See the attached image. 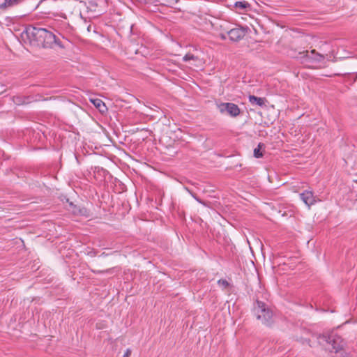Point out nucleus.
<instances>
[{"label":"nucleus","mask_w":357,"mask_h":357,"mask_svg":"<svg viewBox=\"0 0 357 357\" xmlns=\"http://www.w3.org/2000/svg\"><path fill=\"white\" fill-rule=\"evenodd\" d=\"M300 197L308 206L312 205L315 202V197L311 191L305 190L300 194Z\"/></svg>","instance_id":"nucleus-9"},{"label":"nucleus","mask_w":357,"mask_h":357,"mask_svg":"<svg viewBox=\"0 0 357 357\" xmlns=\"http://www.w3.org/2000/svg\"><path fill=\"white\" fill-rule=\"evenodd\" d=\"M318 343L325 351L331 353L335 349V335L333 331L324 333L317 337Z\"/></svg>","instance_id":"nucleus-4"},{"label":"nucleus","mask_w":357,"mask_h":357,"mask_svg":"<svg viewBox=\"0 0 357 357\" xmlns=\"http://www.w3.org/2000/svg\"><path fill=\"white\" fill-rule=\"evenodd\" d=\"M91 102L102 114L107 111V108L102 100L98 98L91 99Z\"/></svg>","instance_id":"nucleus-10"},{"label":"nucleus","mask_w":357,"mask_h":357,"mask_svg":"<svg viewBox=\"0 0 357 357\" xmlns=\"http://www.w3.org/2000/svg\"><path fill=\"white\" fill-rule=\"evenodd\" d=\"M357 75L352 73H336V83L344 82L347 88L356 81Z\"/></svg>","instance_id":"nucleus-7"},{"label":"nucleus","mask_w":357,"mask_h":357,"mask_svg":"<svg viewBox=\"0 0 357 357\" xmlns=\"http://www.w3.org/2000/svg\"><path fill=\"white\" fill-rule=\"evenodd\" d=\"M253 313L257 319L263 324L271 326L273 322V312L264 302L257 301L254 307Z\"/></svg>","instance_id":"nucleus-2"},{"label":"nucleus","mask_w":357,"mask_h":357,"mask_svg":"<svg viewBox=\"0 0 357 357\" xmlns=\"http://www.w3.org/2000/svg\"><path fill=\"white\" fill-rule=\"evenodd\" d=\"M234 6L236 8L245 9L250 6V4L246 1H236Z\"/></svg>","instance_id":"nucleus-15"},{"label":"nucleus","mask_w":357,"mask_h":357,"mask_svg":"<svg viewBox=\"0 0 357 357\" xmlns=\"http://www.w3.org/2000/svg\"><path fill=\"white\" fill-rule=\"evenodd\" d=\"M197 59H198L197 56H195L194 54L188 53L183 56V61L187 62V61H189L191 60L197 61Z\"/></svg>","instance_id":"nucleus-16"},{"label":"nucleus","mask_w":357,"mask_h":357,"mask_svg":"<svg viewBox=\"0 0 357 357\" xmlns=\"http://www.w3.org/2000/svg\"><path fill=\"white\" fill-rule=\"evenodd\" d=\"M266 101V100L264 98H259V97L255 96L253 95L249 96V102L252 105H257L260 107H262V106L265 105Z\"/></svg>","instance_id":"nucleus-12"},{"label":"nucleus","mask_w":357,"mask_h":357,"mask_svg":"<svg viewBox=\"0 0 357 357\" xmlns=\"http://www.w3.org/2000/svg\"><path fill=\"white\" fill-rule=\"evenodd\" d=\"M130 355H131V350L130 349H128L123 357H130Z\"/></svg>","instance_id":"nucleus-19"},{"label":"nucleus","mask_w":357,"mask_h":357,"mask_svg":"<svg viewBox=\"0 0 357 357\" xmlns=\"http://www.w3.org/2000/svg\"><path fill=\"white\" fill-rule=\"evenodd\" d=\"M33 98L29 96H15L13 101L17 105H26L33 101Z\"/></svg>","instance_id":"nucleus-11"},{"label":"nucleus","mask_w":357,"mask_h":357,"mask_svg":"<svg viewBox=\"0 0 357 357\" xmlns=\"http://www.w3.org/2000/svg\"><path fill=\"white\" fill-rule=\"evenodd\" d=\"M217 107L221 114H227L231 117H236L241 113L238 106L232 102L217 103Z\"/></svg>","instance_id":"nucleus-5"},{"label":"nucleus","mask_w":357,"mask_h":357,"mask_svg":"<svg viewBox=\"0 0 357 357\" xmlns=\"http://www.w3.org/2000/svg\"><path fill=\"white\" fill-rule=\"evenodd\" d=\"M339 52H340V50L338 49L337 51L336 52V54H339Z\"/></svg>","instance_id":"nucleus-22"},{"label":"nucleus","mask_w":357,"mask_h":357,"mask_svg":"<svg viewBox=\"0 0 357 357\" xmlns=\"http://www.w3.org/2000/svg\"><path fill=\"white\" fill-rule=\"evenodd\" d=\"M191 195L198 202L202 204V202L201 201V199H199L198 197H197L194 194L191 193Z\"/></svg>","instance_id":"nucleus-20"},{"label":"nucleus","mask_w":357,"mask_h":357,"mask_svg":"<svg viewBox=\"0 0 357 357\" xmlns=\"http://www.w3.org/2000/svg\"><path fill=\"white\" fill-rule=\"evenodd\" d=\"M218 284L223 286L225 288L229 286V282L226 280H219Z\"/></svg>","instance_id":"nucleus-18"},{"label":"nucleus","mask_w":357,"mask_h":357,"mask_svg":"<svg viewBox=\"0 0 357 357\" xmlns=\"http://www.w3.org/2000/svg\"><path fill=\"white\" fill-rule=\"evenodd\" d=\"M264 149H265V145L263 143H259L258 144L257 147H256L254 149V156L256 158H262L264 155L263 151H264Z\"/></svg>","instance_id":"nucleus-14"},{"label":"nucleus","mask_w":357,"mask_h":357,"mask_svg":"<svg viewBox=\"0 0 357 357\" xmlns=\"http://www.w3.org/2000/svg\"><path fill=\"white\" fill-rule=\"evenodd\" d=\"M114 268H108V269H106V270H103V271H100V270H91V271L94 273H98V274H100V273H114Z\"/></svg>","instance_id":"nucleus-17"},{"label":"nucleus","mask_w":357,"mask_h":357,"mask_svg":"<svg viewBox=\"0 0 357 357\" xmlns=\"http://www.w3.org/2000/svg\"><path fill=\"white\" fill-rule=\"evenodd\" d=\"M21 38L25 44L33 47L63 48L64 38L58 32H53L42 27L29 26L21 33Z\"/></svg>","instance_id":"nucleus-1"},{"label":"nucleus","mask_w":357,"mask_h":357,"mask_svg":"<svg viewBox=\"0 0 357 357\" xmlns=\"http://www.w3.org/2000/svg\"><path fill=\"white\" fill-rule=\"evenodd\" d=\"M247 27H235L227 31V35L229 39L234 42H237L241 40L247 33Z\"/></svg>","instance_id":"nucleus-6"},{"label":"nucleus","mask_w":357,"mask_h":357,"mask_svg":"<svg viewBox=\"0 0 357 357\" xmlns=\"http://www.w3.org/2000/svg\"><path fill=\"white\" fill-rule=\"evenodd\" d=\"M346 57H347V56H339L338 57H336V60H337V59H342L346 58Z\"/></svg>","instance_id":"nucleus-21"},{"label":"nucleus","mask_w":357,"mask_h":357,"mask_svg":"<svg viewBox=\"0 0 357 357\" xmlns=\"http://www.w3.org/2000/svg\"><path fill=\"white\" fill-rule=\"evenodd\" d=\"M300 59L303 64L310 68H318L321 67V63L324 60V56L317 53L314 50L300 52Z\"/></svg>","instance_id":"nucleus-3"},{"label":"nucleus","mask_w":357,"mask_h":357,"mask_svg":"<svg viewBox=\"0 0 357 357\" xmlns=\"http://www.w3.org/2000/svg\"><path fill=\"white\" fill-rule=\"evenodd\" d=\"M22 0H0V8L12 7L19 4Z\"/></svg>","instance_id":"nucleus-13"},{"label":"nucleus","mask_w":357,"mask_h":357,"mask_svg":"<svg viewBox=\"0 0 357 357\" xmlns=\"http://www.w3.org/2000/svg\"><path fill=\"white\" fill-rule=\"evenodd\" d=\"M336 357H351L349 354L345 351L343 348L345 342L343 339L336 335Z\"/></svg>","instance_id":"nucleus-8"}]
</instances>
